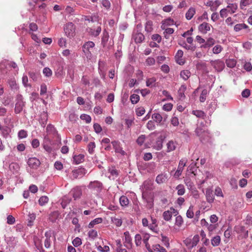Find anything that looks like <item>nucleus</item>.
Here are the masks:
<instances>
[{
  "mask_svg": "<svg viewBox=\"0 0 252 252\" xmlns=\"http://www.w3.org/2000/svg\"><path fill=\"white\" fill-rule=\"evenodd\" d=\"M174 24V20L170 18H169L162 22L161 28L162 29H165V27L166 26L173 25Z\"/></svg>",
  "mask_w": 252,
  "mask_h": 252,
  "instance_id": "obj_26",
  "label": "nucleus"
},
{
  "mask_svg": "<svg viewBox=\"0 0 252 252\" xmlns=\"http://www.w3.org/2000/svg\"><path fill=\"white\" fill-rule=\"evenodd\" d=\"M172 212L169 211H166L163 213V218L165 220L169 221L172 218Z\"/></svg>",
  "mask_w": 252,
  "mask_h": 252,
  "instance_id": "obj_43",
  "label": "nucleus"
},
{
  "mask_svg": "<svg viewBox=\"0 0 252 252\" xmlns=\"http://www.w3.org/2000/svg\"><path fill=\"white\" fill-rule=\"evenodd\" d=\"M195 132L196 134L200 137L201 141L205 140L206 137H208L209 136V133L208 130L205 129V127L203 128L197 126Z\"/></svg>",
  "mask_w": 252,
  "mask_h": 252,
  "instance_id": "obj_7",
  "label": "nucleus"
},
{
  "mask_svg": "<svg viewBox=\"0 0 252 252\" xmlns=\"http://www.w3.org/2000/svg\"><path fill=\"white\" fill-rule=\"evenodd\" d=\"M195 9L193 7H190L186 13V18L189 20L195 14Z\"/></svg>",
  "mask_w": 252,
  "mask_h": 252,
  "instance_id": "obj_23",
  "label": "nucleus"
},
{
  "mask_svg": "<svg viewBox=\"0 0 252 252\" xmlns=\"http://www.w3.org/2000/svg\"><path fill=\"white\" fill-rule=\"evenodd\" d=\"M102 222V219L101 218H97L92 221L89 224V228H93L95 224L100 223Z\"/></svg>",
  "mask_w": 252,
  "mask_h": 252,
  "instance_id": "obj_35",
  "label": "nucleus"
},
{
  "mask_svg": "<svg viewBox=\"0 0 252 252\" xmlns=\"http://www.w3.org/2000/svg\"><path fill=\"white\" fill-rule=\"evenodd\" d=\"M222 50V47L221 45H217L213 47L212 51L214 54H218L221 52Z\"/></svg>",
  "mask_w": 252,
  "mask_h": 252,
  "instance_id": "obj_52",
  "label": "nucleus"
},
{
  "mask_svg": "<svg viewBox=\"0 0 252 252\" xmlns=\"http://www.w3.org/2000/svg\"><path fill=\"white\" fill-rule=\"evenodd\" d=\"M113 148L116 153L121 154L122 155H124L125 152L123 150L122 148L120 146V143L119 141H114L111 142Z\"/></svg>",
  "mask_w": 252,
  "mask_h": 252,
  "instance_id": "obj_15",
  "label": "nucleus"
},
{
  "mask_svg": "<svg viewBox=\"0 0 252 252\" xmlns=\"http://www.w3.org/2000/svg\"><path fill=\"white\" fill-rule=\"evenodd\" d=\"M164 30V32H163L164 37L166 39H168L170 35L172 34L174 32V29L172 28H166Z\"/></svg>",
  "mask_w": 252,
  "mask_h": 252,
  "instance_id": "obj_39",
  "label": "nucleus"
},
{
  "mask_svg": "<svg viewBox=\"0 0 252 252\" xmlns=\"http://www.w3.org/2000/svg\"><path fill=\"white\" fill-rule=\"evenodd\" d=\"M71 193L74 200H76L81 197L82 194V189L80 187L77 186L71 190Z\"/></svg>",
  "mask_w": 252,
  "mask_h": 252,
  "instance_id": "obj_10",
  "label": "nucleus"
},
{
  "mask_svg": "<svg viewBox=\"0 0 252 252\" xmlns=\"http://www.w3.org/2000/svg\"><path fill=\"white\" fill-rule=\"evenodd\" d=\"M29 75L33 81H36L39 77V74L34 72H29Z\"/></svg>",
  "mask_w": 252,
  "mask_h": 252,
  "instance_id": "obj_56",
  "label": "nucleus"
},
{
  "mask_svg": "<svg viewBox=\"0 0 252 252\" xmlns=\"http://www.w3.org/2000/svg\"><path fill=\"white\" fill-rule=\"evenodd\" d=\"M208 94V92L207 90V89H203L202 91V92L199 97V100L200 102H203L205 101Z\"/></svg>",
  "mask_w": 252,
  "mask_h": 252,
  "instance_id": "obj_40",
  "label": "nucleus"
},
{
  "mask_svg": "<svg viewBox=\"0 0 252 252\" xmlns=\"http://www.w3.org/2000/svg\"><path fill=\"white\" fill-rule=\"evenodd\" d=\"M178 195H183L185 193V189L183 185L180 184L176 187Z\"/></svg>",
  "mask_w": 252,
  "mask_h": 252,
  "instance_id": "obj_36",
  "label": "nucleus"
},
{
  "mask_svg": "<svg viewBox=\"0 0 252 252\" xmlns=\"http://www.w3.org/2000/svg\"><path fill=\"white\" fill-rule=\"evenodd\" d=\"M68 118L70 122L74 123L78 119V117L74 112H70Z\"/></svg>",
  "mask_w": 252,
  "mask_h": 252,
  "instance_id": "obj_63",
  "label": "nucleus"
},
{
  "mask_svg": "<svg viewBox=\"0 0 252 252\" xmlns=\"http://www.w3.org/2000/svg\"><path fill=\"white\" fill-rule=\"evenodd\" d=\"M101 31L100 27H98L96 29L90 28L88 31L89 34L94 37H97Z\"/></svg>",
  "mask_w": 252,
  "mask_h": 252,
  "instance_id": "obj_21",
  "label": "nucleus"
},
{
  "mask_svg": "<svg viewBox=\"0 0 252 252\" xmlns=\"http://www.w3.org/2000/svg\"><path fill=\"white\" fill-rule=\"evenodd\" d=\"M152 118L156 123L159 124L162 122L163 119L164 121L166 120V116H162L159 113H155L152 115Z\"/></svg>",
  "mask_w": 252,
  "mask_h": 252,
  "instance_id": "obj_18",
  "label": "nucleus"
},
{
  "mask_svg": "<svg viewBox=\"0 0 252 252\" xmlns=\"http://www.w3.org/2000/svg\"><path fill=\"white\" fill-rule=\"evenodd\" d=\"M162 147V141L161 139H158L156 141L154 148L157 150H160Z\"/></svg>",
  "mask_w": 252,
  "mask_h": 252,
  "instance_id": "obj_59",
  "label": "nucleus"
},
{
  "mask_svg": "<svg viewBox=\"0 0 252 252\" xmlns=\"http://www.w3.org/2000/svg\"><path fill=\"white\" fill-rule=\"evenodd\" d=\"M167 152H170L175 150L176 148V144L172 140L169 141L167 143Z\"/></svg>",
  "mask_w": 252,
  "mask_h": 252,
  "instance_id": "obj_29",
  "label": "nucleus"
},
{
  "mask_svg": "<svg viewBox=\"0 0 252 252\" xmlns=\"http://www.w3.org/2000/svg\"><path fill=\"white\" fill-rule=\"evenodd\" d=\"M140 189L142 192V198L145 199V194H146L148 191L152 190L153 189L152 181L150 180L145 181L141 186Z\"/></svg>",
  "mask_w": 252,
  "mask_h": 252,
  "instance_id": "obj_3",
  "label": "nucleus"
},
{
  "mask_svg": "<svg viewBox=\"0 0 252 252\" xmlns=\"http://www.w3.org/2000/svg\"><path fill=\"white\" fill-rule=\"evenodd\" d=\"M95 46L94 42L89 41L86 42L82 46V50L87 59L92 58V51Z\"/></svg>",
  "mask_w": 252,
  "mask_h": 252,
  "instance_id": "obj_1",
  "label": "nucleus"
},
{
  "mask_svg": "<svg viewBox=\"0 0 252 252\" xmlns=\"http://www.w3.org/2000/svg\"><path fill=\"white\" fill-rule=\"evenodd\" d=\"M73 160L76 164H79L84 161V156L82 154H79L77 156H74L73 157Z\"/></svg>",
  "mask_w": 252,
  "mask_h": 252,
  "instance_id": "obj_34",
  "label": "nucleus"
},
{
  "mask_svg": "<svg viewBox=\"0 0 252 252\" xmlns=\"http://www.w3.org/2000/svg\"><path fill=\"white\" fill-rule=\"evenodd\" d=\"M225 63L227 67L233 68L235 66L237 62L234 59H228L226 60Z\"/></svg>",
  "mask_w": 252,
  "mask_h": 252,
  "instance_id": "obj_33",
  "label": "nucleus"
},
{
  "mask_svg": "<svg viewBox=\"0 0 252 252\" xmlns=\"http://www.w3.org/2000/svg\"><path fill=\"white\" fill-rule=\"evenodd\" d=\"M187 217L188 218L191 219L194 216V213L193 211V206H190L188 210L186 213Z\"/></svg>",
  "mask_w": 252,
  "mask_h": 252,
  "instance_id": "obj_61",
  "label": "nucleus"
},
{
  "mask_svg": "<svg viewBox=\"0 0 252 252\" xmlns=\"http://www.w3.org/2000/svg\"><path fill=\"white\" fill-rule=\"evenodd\" d=\"M80 119L86 122V123L89 124L91 122V117L87 114H83L80 116Z\"/></svg>",
  "mask_w": 252,
  "mask_h": 252,
  "instance_id": "obj_55",
  "label": "nucleus"
},
{
  "mask_svg": "<svg viewBox=\"0 0 252 252\" xmlns=\"http://www.w3.org/2000/svg\"><path fill=\"white\" fill-rule=\"evenodd\" d=\"M226 8L228 9V10H230V13L231 14H233L236 11L238 8V5L236 3H229L227 6Z\"/></svg>",
  "mask_w": 252,
  "mask_h": 252,
  "instance_id": "obj_31",
  "label": "nucleus"
},
{
  "mask_svg": "<svg viewBox=\"0 0 252 252\" xmlns=\"http://www.w3.org/2000/svg\"><path fill=\"white\" fill-rule=\"evenodd\" d=\"M109 38V35L108 32L104 30L103 32L102 36L101 37V44L103 46V47H105L106 46Z\"/></svg>",
  "mask_w": 252,
  "mask_h": 252,
  "instance_id": "obj_20",
  "label": "nucleus"
},
{
  "mask_svg": "<svg viewBox=\"0 0 252 252\" xmlns=\"http://www.w3.org/2000/svg\"><path fill=\"white\" fill-rule=\"evenodd\" d=\"M124 235L125 236V246L128 249L130 248L132 246V239L128 231H126L124 233Z\"/></svg>",
  "mask_w": 252,
  "mask_h": 252,
  "instance_id": "obj_16",
  "label": "nucleus"
},
{
  "mask_svg": "<svg viewBox=\"0 0 252 252\" xmlns=\"http://www.w3.org/2000/svg\"><path fill=\"white\" fill-rule=\"evenodd\" d=\"M48 200L49 199L47 196H42L39 198L38 200L39 204L41 206H43L48 202Z\"/></svg>",
  "mask_w": 252,
  "mask_h": 252,
  "instance_id": "obj_48",
  "label": "nucleus"
},
{
  "mask_svg": "<svg viewBox=\"0 0 252 252\" xmlns=\"http://www.w3.org/2000/svg\"><path fill=\"white\" fill-rule=\"evenodd\" d=\"M183 56V51L181 50H179L175 55L176 61L180 65H183L185 63L184 61L182 59Z\"/></svg>",
  "mask_w": 252,
  "mask_h": 252,
  "instance_id": "obj_19",
  "label": "nucleus"
},
{
  "mask_svg": "<svg viewBox=\"0 0 252 252\" xmlns=\"http://www.w3.org/2000/svg\"><path fill=\"white\" fill-rule=\"evenodd\" d=\"M153 248L155 251L158 252H166V250L159 244H156L153 245Z\"/></svg>",
  "mask_w": 252,
  "mask_h": 252,
  "instance_id": "obj_45",
  "label": "nucleus"
},
{
  "mask_svg": "<svg viewBox=\"0 0 252 252\" xmlns=\"http://www.w3.org/2000/svg\"><path fill=\"white\" fill-rule=\"evenodd\" d=\"M183 223V219L181 216H178L175 219V225L181 227Z\"/></svg>",
  "mask_w": 252,
  "mask_h": 252,
  "instance_id": "obj_54",
  "label": "nucleus"
},
{
  "mask_svg": "<svg viewBox=\"0 0 252 252\" xmlns=\"http://www.w3.org/2000/svg\"><path fill=\"white\" fill-rule=\"evenodd\" d=\"M8 83L11 89L13 90H17L18 89V85L16 83V80L14 78H13L9 79L8 81Z\"/></svg>",
  "mask_w": 252,
  "mask_h": 252,
  "instance_id": "obj_24",
  "label": "nucleus"
},
{
  "mask_svg": "<svg viewBox=\"0 0 252 252\" xmlns=\"http://www.w3.org/2000/svg\"><path fill=\"white\" fill-rule=\"evenodd\" d=\"M180 77L185 81L187 80L190 76V72L188 70H184L180 72Z\"/></svg>",
  "mask_w": 252,
  "mask_h": 252,
  "instance_id": "obj_25",
  "label": "nucleus"
},
{
  "mask_svg": "<svg viewBox=\"0 0 252 252\" xmlns=\"http://www.w3.org/2000/svg\"><path fill=\"white\" fill-rule=\"evenodd\" d=\"M71 199L67 197H64L61 202V205L63 208H65L66 206L70 202Z\"/></svg>",
  "mask_w": 252,
  "mask_h": 252,
  "instance_id": "obj_50",
  "label": "nucleus"
},
{
  "mask_svg": "<svg viewBox=\"0 0 252 252\" xmlns=\"http://www.w3.org/2000/svg\"><path fill=\"white\" fill-rule=\"evenodd\" d=\"M140 97L137 94H133L130 97V100L133 104H136L139 100Z\"/></svg>",
  "mask_w": 252,
  "mask_h": 252,
  "instance_id": "obj_44",
  "label": "nucleus"
},
{
  "mask_svg": "<svg viewBox=\"0 0 252 252\" xmlns=\"http://www.w3.org/2000/svg\"><path fill=\"white\" fill-rule=\"evenodd\" d=\"M205 195L208 202L211 203L214 202L215 198L211 189H206Z\"/></svg>",
  "mask_w": 252,
  "mask_h": 252,
  "instance_id": "obj_17",
  "label": "nucleus"
},
{
  "mask_svg": "<svg viewBox=\"0 0 252 252\" xmlns=\"http://www.w3.org/2000/svg\"><path fill=\"white\" fill-rule=\"evenodd\" d=\"M120 203L123 207H127L129 203L127 197L125 195L122 196L119 199Z\"/></svg>",
  "mask_w": 252,
  "mask_h": 252,
  "instance_id": "obj_27",
  "label": "nucleus"
},
{
  "mask_svg": "<svg viewBox=\"0 0 252 252\" xmlns=\"http://www.w3.org/2000/svg\"><path fill=\"white\" fill-rule=\"evenodd\" d=\"M251 4V0H241L240 7L241 9Z\"/></svg>",
  "mask_w": 252,
  "mask_h": 252,
  "instance_id": "obj_51",
  "label": "nucleus"
},
{
  "mask_svg": "<svg viewBox=\"0 0 252 252\" xmlns=\"http://www.w3.org/2000/svg\"><path fill=\"white\" fill-rule=\"evenodd\" d=\"M17 241L14 237H10L8 240L7 245L10 248H14L16 245Z\"/></svg>",
  "mask_w": 252,
  "mask_h": 252,
  "instance_id": "obj_38",
  "label": "nucleus"
},
{
  "mask_svg": "<svg viewBox=\"0 0 252 252\" xmlns=\"http://www.w3.org/2000/svg\"><path fill=\"white\" fill-rule=\"evenodd\" d=\"M168 180V176L166 173H161L158 175L156 179V182L158 184L165 183Z\"/></svg>",
  "mask_w": 252,
  "mask_h": 252,
  "instance_id": "obj_14",
  "label": "nucleus"
},
{
  "mask_svg": "<svg viewBox=\"0 0 252 252\" xmlns=\"http://www.w3.org/2000/svg\"><path fill=\"white\" fill-rule=\"evenodd\" d=\"M161 241L163 242L164 245L166 248H169L170 244H169V240L168 237L165 236H164L162 234H161Z\"/></svg>",
  "mask_w": 252,
  "mask_h": 252,
  "instance_id": "obj_46",
  "label": "nucleus"
},
{
  "mask_svg": "<svg viewBox=\"0 0 252 252\" xmlns=\"http://www.w3.org/2000/svg\"><path fill=\"white\" fill-rule=\"evenodd\" d=\"M108 171V173L110 174V175L109 176V178L110 179L115 180L118 177L119 175V171L117 170L114 166L109 167Z\"/></svg>",
  "mask_w": 252,
  "mask_h": 252,
  "instance_id": "obj_12",
  "label": "nucleus"
},
{
  "mask_svg": "<svg viewBox=\"0 0 252 252\" xmlns=\"http://www.w3.org/2000/svg\"><path fill=\"white\" fill-rule=\"evenodd\" d=\"M64 31L65 35L69 37L72 38L75 35V27L72 23H68L64 28Z\"/></svg>",
  "mask_w": 252,
  "mask_h": 252,
  "instance_id": "obj_5",
  "label": "nucleus"
},
{
  "mask_svg": "<svg viewBox=\"0 0 252 252\" xmlns=\"http://www.w3.org/2000/svg\"><path fill=\"white\" fill-rule=\"evenodd\" d=\"M199 239L200 237L198 235H195L193 236L192 239L191 240V248H193L197 245L198 242L199 241Z\"/></svg>",
  "mask_w": 252,
  "mask_h": 252,
  "instance_id": "obj_41",
  "label": "nucleus"
},
{
  "mask_svg": "<svg viewBox=\"0 0 252 252\" xmlns=\"http://www.w3.org/2000/svg\"><path fill=\"white\" fill-rule=\"evenodd\" d=\"M88 188L96 192H100L103 189V184L98 181H92L88 185Z\"/></svg>",
  "mask_w": 252,
  "mask_h": 252,
  "instance_id": "obj_4",
  "label": "nucleus"
},
{
  "mask_svg": "<svg viewBox=\"0 0 252 252\" xmlns=\"http://www.w3.org/2000/svg\"><path fill=\"white\" fill-rule=\"evenodd\" d=\"M16 100L14 112L16 114H19L23 110L25 106V102L23 101V96L20 94L17 95Z\"/></svg>",
  "mask_w": 252,
  "mask_h": 252,
  "instance_id": "obj_2",
  "label": "nucleus"
},
{
  "mask_svg": "<svg viewBox=\"0 0 252 252\" xmlns=\"http://www.w3.org/2000/svg\"><path fill=\"white\" fill-rule=\"evenodd\" d=\"M211 244L214 247L218 246L220 243V237L219 235H216L213 237L211 240Z\"/></svg>",
  "mask_w": 252,
  "mask_h": 252,
  "instance_id": "obj_28",
  "label": "nucleus"
},
{
  "mask_svg": "<svg viewBox=\"0 0 252 252\" xmlns=\"http://www.w3.org/2000/svg\"><path fill=\"white\" fill-rule=\"evenodd\" d=\"M238 232L241 233L242 235H243V237L244 238H247L249 235V231L245 229L244 226H241L238 228Z\"/></svg>",
  "mask_w": 252,
  "mask_h": 252,
  "instance_id": "obj_37",
  "label": "nucleus"
},
{
  "mask_svg": "<svg viewBox=\"0 0 252 252\" xmlns=\"http://www.w3.org/2000/svg\"><path fill=\"white\" fill-rule=\"evenodd\" d=\"M46 239L44 241V246L46 248H49L51 246V233L50 232H46L45 233Z\"/></svg>",
  "mask_w": 252,
  "mask_h": 252,
  "instance_id": "obj_22",
  "label": "nucleus"
},
{
  "mask_svg": "<svg viewBox=\"0 0 252 252\" xmlns=\"http://www.w3.org/2000/svg\"><path fill=\"white\" fill-rule=\"evenodd\" d=\"M192 114L197 118H202L203 119H204L206 117L205 113L201 110H193Z\"/></svg>",
  "mask_w": 252,
  "mask_h": 252,
  "instance_id": "obj_32",
  "label": "nucleus"
},
{
  "mask_svg": "<svg viewBox=\"0 0 252 252\" xmlns=\"http://www.w3.org/2000/svg\"><path fill=\"white\" fill-rule=\"evenodd\" d=\"M211 65L213 66L215 69L219 72H220L223 70L224 67V63L220 60L211 61Z\"/></svg>",
  "mask_w": 252,
  "mask_h": 252,
  "instance_id": "obj_8",
  "label": "nucleus"
},
{
  "mask_svg": "<svg viewBox=\"0 0 252 252\" xmlns=\"http://www.w3.org/2000/svg\"><path fill=\"white\" fill-rule=\"evenodd\" d=\"M87 173V170L83 167L78 168L72 171L71 178L73 179L81 178Z\"/></svg>",
  "mask_w": 252,
  "mask_h": 252,
  "instance_id": "obj_6",
  "label": "nucleus"
},
{
  "mask_svg": "<svg viewBox=\"0 0 252 252\" xmlns=\"http://www.w3.org/2000/svg\"><path fill=\"white\" fill-rule=\"evenodd\" d=\"M156 79L155 78H150L147 79L146 81V86L149 87H152L155 86Z\"/></svg>",
  "mask_w": 252,
  "mask_h": 252,
  "instance_id": "obj_58",
  "label": "nucleus"
},
{
  "mask_svg": "<svg viewBox=\"0 0 252 252\" xmlns=\"http://www.w3.org/2000/svg\"><path fill=\"white\" fill-rule=\"evenodd\" d=\"M248 28V26L244 23L237 24L234 27V30L236 32H238L242 29H246Z\"/></svg>",
  "mask_w": 252,
  "mask_h": 252,
  "instance_id": "obj_30",
  "label": "nucleus"
},
{
  "mask_svg": "<svg viewBox=\"0 0 252 252\" xmlns=\"http://www.w3.org/2000/svg\"><path fill=\"white\" fill-rule=\"evenodd\" d=\"M211 25L204 22L198 27V30L202 33L205 34L210 30Z\"/></svg>",
  "mask_w": 252,
  "mask_h": 252,
  "instance_id": "obj_13",
  "label": "nucleus"
},
{
  "mask_svg": "<svg viewBox=\"0 0 252 252\" xmlns=\"http://www.w3.org/2000/svg\"><path fill=\"white\" fill-rule=\"evenodd\" d=\"M132 38L136 43H141L145 39L143 34L138 31L133 32Z\"/></svg>",
  "mask_w": 252,
  "mask_h": 252,
  "instance_id": "obj_11",
  "label": "nucleus"
},
{
  "mask_svg": "<svg viewBox=\"0 0 252 252\" xmlns=\"http://www.w3.org/2000/svg\"><path fill=\"white\" fill-rule=\"evenodd\" d=\"M168 200L164 197H161L160 199L159 205L162 208H165L168 205Z\"/></svg>",
  "mask_w": 252,
  "mask_h": 252,
  "instance_id": "obj_47",
  "label": "nucleus"
},
{
  "mask_svg": "<svg viewBox=\"0 0 252 252\" xmlns=\"http://www.w3.org/2000/svg\"><path fill=\"white\" fill-rule=\"evenodd\" d=\"M153 23L151 21H148L146 23L145 30L147 32H151L153 31Z\"/></svg>",
  "mask_w": 252,
  "mask_h": 252,
  "instance_id": "obj_42",
  "label": "nucleus"
},
{
  "mask_svg": "<svg viewBox=\"0 0 252 252\" xmlns=\"http://www.w3.org/2000/svg\"><path fill=\"white\" fill-rule=\"evenodd\" d=\"M185 183L189 189H193L194 187V184L189 178L186 179L185 180Z\"/></svg>",
  "mask_w": 252,
  "mask_h": 252,
  "instance_id": "obj_57",
  "label": "nucleus"
},
{
  "mask_svg": "<svg viewBox=\"0 0 252 252\" xmlns=\"http://www.w3.org/2000/svg\"><path fill=\"white\" fill-rule=\"evenodd\" d=\"M27 136V131L25 130L21 129L18 132V136L19 139L26 138Z\"/></svg>",
  "mask_w": 252,
  "mask_h": 252,
  "instance_id": "obj_53",
  "label": "nucleus"
},
{
  "mask_svg": "<svg viewBox=\"0 0 252 252\" xmlns=\"http://www.w3.org/2000/svg\"><path fill=\"white\" fill-rule=\"evenodd\" d=\"M228 12L230 13V10H228L226 8H223L220 11V16L222 18L226 17Z\"/></svg>",
  "mask_w": 252,
  "mask_h": 252,
  "instance_id": "obj_64",
  "label": "nucleus"
},
{
  "mask_svg": "<svg viewBox=\"0 0 252 252\" xmlns=\"http://www.w3.org/2000/svg\"><path fill=\"white\" fill-rule=\"evenodd\" d=\"M43 73L46 77H50L52 75V71L49 67H45L43 70Z\"/></svg>",
  "mask_w": 252,
  "mask_h": 252,
  "instance_id": "obj_60",
  "label": "nucleus"
},
{
  "mask_svg": "<svg viewBox=\"0 0 252 252\" xmlns=\"http://www.w3.org/2000/svg\"><path fill=\"white\" fill-rule=\"evenodd\" d=\"M28 77L26 75H23L22 77V84L24 87H31V85L28 83Z\"/></svg>",
  "mask_w": 252,
  "mask_h": 252,
  "instance_id": "obj_62",
  "label": "nucleus"
},
{
  "mask_svg": "<svg viewBox=\"0 0 252 252\" xmlns=\"http://www.w3.org/2000/svg\"><path fill=\"white\" fill-rule=\"evenodd\" d=\"M28 164L29 167L33 169H36L40 164L39 160L36 158H30L28 159Z\"/></svg>",
  "mask_w": 252,
  "mask_h": 252,
  "instance_id": "obj_9",
  "label": "nucleus"
},
{
  "mask_svg": "<svg viewBox=\"0 0 252 252\" xmlns=\"http://www.w3.org/2000/svg\"><path fill=\"white\" fill-rule=\"evenodd\" d=\"M95 148V144L94 142H90L88 145V152L92 154L94 153V148Z\"/></svg>",
  "mask_w": 252,
  "mask_h": 252,
  "instance_id": "obj_49",
  "label": "nucleus"
}]
</instances>
